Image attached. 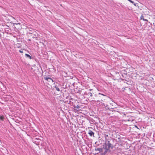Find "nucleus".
Segmentation results:
<instances>
[{"label": "nucleus", "instance_id": "obj_14", "mask_svg": "<svg viewBox=\"0 0 155 155\" xmlns=\"http://www.w3.org/2000/svg\"><path fill=\"white\" fill-rule=\"evenodd\" d=\"M103 104L104 105L105 107V108L107 109V110H108L109 108V107H108V106H107V105H106L104 103Z\"/></svg>", "mask_w": 155, "mask_h": 155}, {"label": "nucleus", "instance_id": "obj_8", "mask_svg": "<svg viewBox=\"0 0 155 155\" xmlns=\"http://www.w3.org/2000/svg\"><path fill=\"white\" fill-rule=\"evenodd\" d=\"M44 79L45 80H46L47 81H48V79H50L53 82H54V81L51 78L49 77H44Z\"/></svg>", "mask_w": 155, "mask_h": 155}, {"label": "nucleus", "instance_id": "obj_18", "mask_svg": "<svg viewBox=\"0 0 155 155\" xmlns=\"http://www.w3.org/2000/svg\"><path fill=\"white\" fill-rule=\"evenodd\" d=\"M19 52L20 53H23V50H19Z\"/></svg>", "mask_w": 155, "mask_h": 155}, {"label": "nucleus", "instance_id": "obj_16", "mask_svg": "<svg viewBox=\"0 0 155 155\" xmlns=\"http://www.w3.org/2000/svg\"><path fill=\"white\" fill-rule=\"evenodd\" d=\"M4 119V117L2 116H1L0 117V119L2 120H3Z\"/></svg>", "mask_w": 155, "mask_h": 155}, {"label": "nucleus", "instance_id": "obj_1", "mask_svg": "<svg viewBox=\"0 0 155 155\" xmlns=\"http://www.w3.org/2000/svg\"><path fill=\"white\" fill-rule=\"evenodd\" d=\"M98 98L99 100L97 101V102L101 103L105 101L108 98L107 96L99 93L98 94Z\"/></svg>", "mask_w": 155, "mask_h": 155}, {"label": "nucleus", "instance_id": "obj_13", "mask_svg": "<svg viewBox=\"0 0 155 155\" xmlns=\"http://www.w3.org/2000/svg\"><path fill=\"white\" fill-rule=\"evenodd\" d=\"M128 1H129L131 3H132L133 5H134L135 6H136V4L135 3H134L133 1H132L131 0H127Z\"/></svg>", "mask_w": 155, "mask_h": 155}, {"label": "nucleus", "instance_id": "obj_4", "mask_svg": "<svg viewBox=\"0 0 155 155\" xmlns=\"http://www.w3.org/2000/svg\"><path fill=\"white\" fill-rule=\"evenodd\" d=\"M111 152V150L110 149H106L103 153H102L101 155H105L107 153H110Z\"/></svg>", "mask_w": 155, "mask_h": 155}, {"label": "nucleus", "instance_id": "obj_5", "mask_svg": "<svg viewBox=\"0 0 155 155\" xmlns=\"http://www.w3.org/2000/svg\"><path fill=\"white\" fill-rule=\"evenodd\" d=\"M94 150L96 151H99V152L98 153H97V154H98L99 153L103 151V148H95Z\"/></svg>", "mask_w": 155, "mask_h": 155}, {"label": "nucleus", "instance_id": "obj_7", "mask_svg": "<svg viewBox=\"0 0 155 155\" xmlns=\"http://www.w3.org/2000/svg\"><path fill=\"white\" fill-rule=\"evenodd\" d=\"M88 134L91 136H94V133L91 130H89L88 132Z\"/></svg>", "mask_w": 155, "mask_h": 155}, {"label": "nucleus", "instance_id": "obj_12", "mask_svg": "<svg viewBox=\"0 0 155 155\" xmlns=\"http://www.w3.org/2000/svg\"><path fill=\"white\" fill-rule=\"evenodd\" d=\"M30 33H31V34H33L35 36H37V35H36V32L35 31H34L33 32H30Z\"/></svg>", "mask_w": 155, "mask_h": 155}, {"label": "nucleus", "instance_id": "obj_15", "mask_svg": "<svg viewBox=\"0 0 155 155\" xmlns=\"http://www.w3.org/2000/svg\"><path fill=\"white\" fill-rule=\"evenodd\" d=\"M54 87L56 88L57 91H60V89L58 88V87L57 86H55Z\"/></svg>", "mask_w": 155, "mask_h": 155}, {"label": "nucleus", "instance_id": "obj_17", "mask_svg": "<svg viewBox=\"0 0 155 155\" xmlns=\"http://www.w3.org/2000/svg\"><path fill=\"white\" fill-rule=\"evenodd\" d=\"M32 30H33L32 28H29V30L31 32H32Z\"/></svg>", "mask_w": 155, "mask_h": 155}, {"label": "nucleus", "instance_id": "obj_20", "mask_svg": "<svg viewBox=\"0 0 155 155\" xmlns=\"http://www.w3.org/2000/svg\"><path fill=\"white\" fill-rule=\"evenodd\" d=\"M1 34H0V37H1Z\"/></svg>", "mask_w": 155, "mask_h": 155}, {"label": "nucleus", "instance_id": "obj_3", "mask_svg": "<svg viewBox=\"0 0 155 155\" xmlns=\"http://www.w3.org/2000/svg\"><path fill=\"white\" fill-rule=\"evenodd\" d=\"M93 94V92H85L84 93V95L90 97L92 96Z\"/></svg>", "mask_w": 155, "mask_h": 155}, {"label": "nucleus", "instance_id": "obj_19", "mask_svg": "<svg viewBox=\"0 0 155 155\" xmlns=\"http://www.w3.org/2000/svg\"><path fill=\"white\" fill-rule=\"evenodd\" d=\"M89 90L90 91H91L92 90V89H90Z\"/></svg>", "mask_w": 155, "mask_h": 155}, {"label": "nucleus", "instance_id": "obj_10", "mask_svg": "<svg viewBox=\"0 0 155 155\" xmlns=\"http://www.w3.org/2000/svg\"><path fill=\"white\" fill-rule=\"evenodd\" d=\"M25 55L27 58H29V59H31V56L29 55L28 54H25Z\"/></svg>", "mask_w": 155, "mask_h": 155}, {"label": "nucleus", "instance_id": "obj_11", "mask_svg": "<svg viewBox=\"0 0 155 155\" xmlns=\"http://www.w3.org/2000/svg\"><path fill=\"white\" fill-rule=\"evenodd\" d=\"M140 19H143V21H145L147 22L148 21V20L147 19H144V17L143 16V15H142L140 17Z\"/></svg>", "mask_w": 155, "mask_h": 155}, {"label": "nucleus", "instance_id": "obj_6", "mask_svg": "<svg viewBox=\"0 0 155 155\" xmlns=\"http://www.w3.org/2000/svg\"><path fill=\"white\" fill-rule=\"evenodd\" d=\"M103 146V148H102L103 149H104V150L110 149L107 146V144H106L105 143L104 144Z\"/></svg>", "mask_w": 155, "mask_h": 155}, {"label": "nucleus", "instance_id": "obj_9", "mask_svg": "<svg viewBox=\"0 0 155 155\" xmlns=\"http://www.w3.org/2000/svg\"><path fill=\"white\" fill-rule=\"evenodd\" d=\"M74 107L75 110H77L78 109H79V108H80V106L78 105H77V106L74 105Z\"/></svg>", "mask_w": 155, "mask_h": 155}, {"label": "nucleus", "instance_id": "obj_2", "mask_svg": "<svg viewBox=\"0 0 155 155\" xmlns=\"http://www.w3.org/2000/svg\"><path fill=\"white\" fill-rule=\"evenodd\" d=\"M105 143L107 144V146L110 149L111 148L112 149L114 147L113 145L111 143L110 141L108 140L106 141Z\"/></svg>", "mask_w": 155, "mask_h": 155}]
</instances>
